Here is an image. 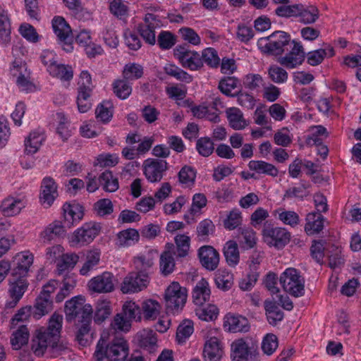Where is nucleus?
Wrapping results in <instances>:
<instances>
[{
  "instance_id": "dca6fc26",
  "label": "nucleus",
  "mask_w": 361,
  "mask_h": 361,
  "mask_svg": "<svg viewBox=\"0 0 361 361\" xmlns=\"http://www.w3.org/2000/svg\"><path fill=\"white\" fill-rule=\"evenodd\" d=\"M99 225L92 222L86 223L74 232L71 243L74 246L88 244L99 234Z\"/></svg>"
},
{
  "instance_id": "58836bf2",
  "label": "nucleus",
  "mask_w": 361,
  "mask_h": 361,
  "mask_svg": "<svg viewBox=\"0 0 361 361\" xmlns=\"http://www.w3.org/2000/svg\"><path fill=\"white\" fill-rule=\"evenodd\" d=\"M224 255L230 267H235L240 260L238 244L233 240L228 241L224 247Z\"/></svg>"
},
{
  "instance_id": "ddd939ff",
  "label": "nucleus",
  "mask_w": 361,
  "mask_h": 361,
  "mask_svg": "<svg viewBox=\"0 0 361 361\" xmlns=\"http://www.w3.org/2000/svg\"><path fill=\"white\" fill-rule=\"evenodd\" d=\"M160 20L153 13H147L143 21L138 24L137 30L146 43L154 45L156 43L155 29L160 27Z\"/></svg>"
},
{
  "instance_id": "39448f33",
  "label": "nucleus",
  "mask_w": 361,
  "mask_h": 361,
  "mask_svg": "<svg viewBox=\"0 0 361 361\" xmlns=\"http://www.w3.org/2000/svg\"><path fill=\"white\" fill-rule=\"evenodd\" d=\"M123 315L117 314L111 324L114 331L117 330L127 332L131 328V321H140L142 310L140 306L133 301H127L123 305Z\"/></svg>"
},
{
  "instance_id": "4be33fe9",
  "label": "nucleus",
  "mask_w": 361,
  "mask_h": 361,
  "mask_svg": "<svg viewBox=\"0 0 361 361\" xmlns=\"http://www.w3.org/2000/svg\"><path fill=\"white\" fill-rule=\"evenodd\" d=\"M224 327L229 332H247L250 326L248 320L241 315L227 314L225 317Z\"/></svg>"
},
{
  "instance_id": "9d476101",
  "label": "nucleus",
  "mask_w": 361,
  "mask_h": 361,
  "mask_svg": "<svg viewBox=\"0 0 361 361\" xmlns=\"http://www.w3.org/2000/svg\"><path fill=\"white\" fill-rule=\"evenodd\" d=\"M263 239L270 246L283 247L290 240V233L283 228L273 227L265 224L262 230Z\"/></svg>"
},
{
  "instance_id": "6e6552de",
  "label": "nucleus",
  "mask_w": 361,
  "mask_h": 361,
  "mask_svg": "<svg viewBox=\"0 0 361 361\" xmlns=\"http://www.w3.org/2000/svg\"><path fill=\"white\" fill-rule=\"evenodd\" d=\"M51 24L58 43L65 51L71 52L73 50V35L69 24L62 16H55Z\"/></svg>"
},
{
  "instance_id": "864d4df0",
  "label": "nucleus",
  "mask_w": 361,
  "mask_h": 361,
  "mask_svg": "<svg viewBox=\"0 0 361 361\" xmlns=\"http://www.w3.org/2000/svg\"><path fill=\"white\" fill-rule=\"evenodd\" d=\"M239 80L235 77H224L219 82V89L225 95L235 97L236 94H232L231 91L237 87Z\"/></svg>"
},
{
  "instance_id": "0e129e2a",
  "label": "nucleus",
  "mask_w": 361,
  "mask_h": 361,
  "mask_svg": "<svg viewBox=\"0 0 361 361\" xmlns=\"http://www.w3.org/2000/svg\"><path fill=\"white\" fill-rule=\"evenodd\" d=\"M94 85L92 82V78L87 71H83L80 75L78 81V92H86L92 94Z\"/></svg>"
},
{
  "instance_id": "680f3d73",
  "label": "nucleus",
  "mask_w": 361,
  "mask_h": 361,
  "mask_svg": "<svg viewBox=\"0 0 361 361\" xmlns=\"http://www.w3.org/2000/svg\"><path fill=\"white\" fill-rule=\"evenodd\" d=\"M176 43V36L169 31H161L158 35L157 44L161 49H170Z\"/></svg>"
},
{
  "instance_id": "c9c22d12",
  "label": "nucleus",
  "mask_w": 361,
  "mask_h": 361,
  "mask_svg": "<svg viewBox=\"0 0 361 361\" xmlns=\"http://www.w3.org/2000/svg\"><path fill=\"white\" fill-rule=\"evenodd\" d=\"M139 232L135 228H128L117 234L116 244L119 247H128L139 241Z\"/></svg>"
},
{
  "instance_id": "69168bd1",
  "label": "nucleus",
  "mask_w": 361,
  "mask_h": 361,
  "mask_svg": "<svg viewBox=\"0 0 361 361\" xmlns=\"http://www.w3.org/2000/svg\"><path fill=\"white\" fill-rule=\"evenodd\" d=\"M215 283L222 290H229L233 284V275L228 272L219 273L215 277Z\"/></svg>"
},
{
  "instance_id": "72a5a7b5",
  "label": "nucleus",
  "mask_w": 361,
  "mask_h": 361,
  "mask_svg": "<svg viewBox=\"0 0 361 361\" xmlns=\"http://www.w3.org/2000/svg\"><path fill=\"white\" fill-rule=\"evenodd\" d=\"M248 167L251 171L257 173H262L272 177H276L279 174L278 169L272 164L262 160H252L248 163Z\"/></svg>"
},
{
  "instance_id": "bb28decb",
  "label": "nucleus",
  "mask_w": 361,
  "mask_h": 361,
  "mask_svg": "<svg viewBox=\"0 0 361 361\" xmlns=\"http://www.w3.org/2000/svg\"><path fill=\"white\" fill-rule=\"evenodd\" d=\"M133 262L136 272L147 274V276L153 272L154 257L152 252H147L134 257Z\"/></svg>"
},
{
  "instance_id": "7c9ffc66",
  "label": "nucleus",
  "mask_w": 361,
  "mask_h": 361,
  "mask_svg": "<svg viewBox=\"0 0 361 361\" xmlns=\"http://www.w3.org/2000/svg\"><path fill=\"white\" fill-rule=\"evenodd\" d=\"M137 339L139 345L149 352L154 350L157 345V338L156 337V333L150 329H142L137 334Z\"/></svg>"
},
{
  "instance_id": "338daca9",
  "label": "nucleus",
  "mask_w": 361,
  "mask_h": 361,
  "mask_svg": "<svg viewBox=\"0 0 361 361\" xmlns=\"http://www.w3.org/2000/svg\"><path fill=\"white\" fill-rule=\"evenodd\" d=\"M181 38L188 43L197 46L200 44L201 39L198 34L192 28L184 27L178 30Z\"/></svg>"
},
{
  "instance_id": "f257e3e1",
  "label": "nucleus",
  "mask_w": 361,
  "mask_h": 361,
  "mask_svg": "<svg viewBox=\"0 0 361 361\" xmlns=\"http://www.w3.org/2000/svg\"><path fill=\"white\" fill-rule=\"evenodd\" d=\"M63 212L64 225L59 221H54L49 224L40 234L44 242H50L58 237L63 236L66 233L65 226L71 227L83 216V213L78 205L65 203Z\"/></svg>"
},
{
  "instance_id": "20e7f679",
  "label": "nucleus",
  "mask_w": 361,
  "mask_h": 361,
  "mask_svg": "<svg viewBox=\"0 0 361 361\" xmlns=\"http://www.w3.org/2000/svg\"><path fill=\"white\" fill-rule=\"evenodd\" d=\"M128 353L127 341L123 338H116L107 345L99 340L94 355L97 361H102L105 357L109 361H124Z\"/></svg>"
},
{
  "instance_id": "774afa93",
  "label": "nucleus",
  "mask_w": 361,
  "mask_h": 361,
  "mask_svg": "<svg viewBox=\"0 0 361 361\" xmlns=\"http://www.w3.org/2000/svg\"><path fill=\"white\" fill-rule=\"evenodd\" d=\"M159 264L160 270L165 276L171 274L175 267L173 257L169 252H165L161 255Z\"/></svg>"
},
{
  "instance_id": "a18cd8bd",
  "label": "nucleus",
  "mask_w": 361,
  "mask_h": 361,
  "mask_svg": "<svg viewBox=\"0 0 361 361\" xmlns=\"http://www.w3.org/2000/svg\"><path fill=\"white\" fill-rule=\"evenodd\" d=\"M111 313L110 302L106 300L99 301L95 307L94 321L97 324H101L106 320Z\"/></svg>"
},
{
  "instance_id": "6e6d98bb",
  "label": "nucleus",
  "mask_w": 361,
  "mask_h": 361,
  "mask_svg": "<svg viewBox=\"0 0 361 361\" xmlns=\"http://www.w3.org/2000/svg\"><path fill=\"white\" fill-rule=\"evenodd\" d=\"M128 81L126 79L117 80L113 83L114 94L121 99H127L132 92V87Z\"/></svg>"
},
{
  "instance_id": "ea45409f",
  "label": "nucleus",
  "mask_w": 361,
  "mask_h": 361,
  "mask_svg": "<svg viewBox=\"0 0 361 361\" xmlns=\"http://www.w3.org/2000/svg\"><path fill=\"white\" fill-rule=\"evenodd\" d=\"M298 17L300 18V22L304 24H312L319 18V11L314 6H305L300 4V8Z\"/></svg>"
},
{
  "instance_id": "473e14b6",
  "label": "nucleus",
  "mask_w": 361,
  "mask_h": 361,
  "mask_svg": "<svg viewBox=\"0 0 361 361\" xmlns=\"http://www.w3.org/2000/svg\"><path fill=\"white\" fill-rule=\"evenodd\" d=\"M45 140V135L42 132L33 131L25 140V152L27 154L36 153Z\"/></svg>"
},
{
  "instance_id": "c85d7f7f",
  "label": "nucleus",
  "mask_w": 361,
  "mask_h": 361,
  "mask_svg": "<svg viewBox=\"0 0 361 361\" xmlns=\"http://www.w3.org/2000/svg\"><path fill=\"white\" fill-rule=\"evenodd\" d=\"M305 231L307 235L319 233L324 228V217L320 213H309L306 217Z\"/></svg>"
},
{
  "instance_id": "4d7b16f0",
  "label": "nucleus",
  "mask_w": 361,
  "mask_h": 361,
  "mask_svg": "<svg viewBox=\"0 0 361 361\" xmlns=\"http://www.w3.org/2000/svg\"><path fill=\"white\" fill-rule=\"evenodd\" d=\"M195 313L201 320L209 322L217 318L219 310L214 305H208L207 307L197 308Z\"/></svg>"
},
{
  "instance_id": "de8ad7c7",
  "label": "nucleus",
  "mask_w": 361,
  "mask_h": 361,
  "mask_svg": "<svg viewBox=\"0 0 361 361\" xmlns=\"http://www.w3.org/2000/svg\"><path fill=\"white\" fill-rule=\"evenodd\" d=\"M11 40V23L7 11L0 13V42L7 44Z\"/></svg>"
},
{
  "instance_id": "412c9836",
  "label": "nucleus",
  "mask_w": 361,
  "mask_h": 361,
  "mask_svg": "<svg viewBox=\"0 0 361 361\" xmlns=\"http://www.w3.org/2000/svg\"><path fill=\"white\" fill-rule=\"evenodd\" d=\"M10 288L8 290L12 301L9 302L11 307H15L22 298L28 288L29 283L27 279H18L11 276L9 279Z\"/></svg>"
},
{
  "instance_id": "b1692460",
  "label": "nucleus",
  "mask_w": 361,
  "mask_h": 361,
  "mask_svg": "<svg viewBox=\"0 0 361 361\" xmlns=\"http://www.w3.org/2000/svg\"><path fill=\"white\" fill-rule=\"evenodd\" d=\"M24 207L25 204L21 199L8 196L1 202L0 211L4 216H13Z\"/></svg>"
},
{
  "instance_id": "f03ea898",
  "label": "nucleus",
  "mask_w": 361,
  "mask_h": 361,
  "mask_svg": "<svg viewBox=\"0 0 361 361\" xmlns=\"http://www.w3.org/2000/svg\"><path fill=\"white\" fill-rule=\"evenodd\" d=\"M62 321L63 317L54 313L49 319V326L37 331L32 343V350L36 355H43L47 349V343H54L59 339Z\"/></svg>"
},
{
  "instance_id": "5fc2aeb1",
  "label": "nucleus",
  "mask_w": 361,
  "mask_h": 361,
  "mask_svg": "<svg viewBox=\"0 0 361 361\" xmlns=\"http://www.w3.org/2000/svg\"><path fill=\"white\" fill-rule=\"evenodd\" d=\"M193 322L191 320H184L177 328L176 340L179 343H184L193 333Z\"/></svg>"
},
{
  "instance_id": "f704fd0d",
  "label": "nucleus",
  "mask_w": 361,
  "mask_h": 361,
  "mask_svg": "<svg viewBox=\"0 0 361 361\" xmlns=\"http://www.w3.org/2000/svg\"><path fill=\"white\" fill-rule=\"evenodd\" d=\"M238 240L243 248L251 249L257 244L256 233L251 228L238 229Z\"/></svg>"
},
{
  "instance_id": "c03bdc74",
  "label": "nucleus",
  "mask_w": 361,
  "mask_h": 361,
  "mask_svg": "<svg viewBox=\"0 0 361 361\" xmlns=\"http://www.w3.org/2000/svg\"><path fill=\"white\" fill-rule=\"evenodd\" d=\"M197 171L191 166L185 165L178 172V180L186 188L193 186L195 182Z\"/></svg>"
},
{
  "instance_id": "0eeeda50",
  "label": "nucleus",
  "mask_w": 361,
  "mask_h": 361,
  "mask_svg": "<svg viewBox=\"0 0 361 361\" xmlns=\"http://www.w3.org/2000/svg\"><path fill=\"white\" fill-rule=\"evenodd\" d=\"M279 281L283 290L292 296L298 298L304 295L305 280L296 269H286L281 274Z\"/></svg>"
},
{
  "instance_id": "1a4fd4ad",
  "label": "nucleus",
  "mask_w": 361,
  "mask_h": 361,
  "mask_svg": "<svg viewBox=\"0 0 361 361\" xmlns=\"http://www.w3.org/2000/svg\"><path fill=\"white\" fill-rule=\"evenodd\" d=\"M173 56L185 68L197 71L202 68L200 54L196 51L189 49L185 45H178L173 49Z\"/></svg>"
},
{
  "instance_id": "bf43d9fd",
  "label": "nucleus",
  "mask_w": 361,
  "mask_h": 361,
  "mask_svg": "<svg viewBox=\"0 0 361 361\" xmlns=\"http://www.w3.org/2000/svg\"><path fill=\"white\" fill-rule=\"evenodd\" d=\"M196 149L200 155L207 157L212 154L214 143L208 137H201L197 140Z\"/></svg>"
},
{
  "instance_id": "aec40b11",
  "label": "nucleus",
  "mask_w": 361,
  "mask_h": 361,
  "mask_svg": "<svg viewBox=\"0 0 361 361\" xmlns=\"http://www.w3.org/2000/svg\"><path fill=\"white\" fill-rule=\"evenodd\" d=\"M32 263L33 255L32 254L23 253L18 255L16 258V262H14V266L11 269V276L18 279H27Z\"/></svg>"
},
{
  "instance_id": "e2e57ef3",
  "label": "nucleus",
  "mask_w": 361,
  "mask_h": 361,
  "mask_svg": "<svg viewBox=\"0 0 361 361\" xmlns=\"http://www.w3.org/2000/svg\"><path fill=\"white\" fill-rule=\"evenodd\" d=\"M100 259V255L95 251H90L87 253L86 262L80 270L81 275H87L90 270L96 267Z\"/></svg>"
},
{
  "instance_id": "9b49d317",
  "label": "nucleus",
  "mask_w": 361,
  "mask_h": 361,
  "mask_svg": "<svg viewBox=\"0 0 361 361\" xmlns=\"http://www.w3.org/2000/svg\"><path fill=\"white\" fill-rule=\"evenodd\" d=\"M284 54L285 56L278 59V62L287 68H295L301 65L305 58L302 45L300 42L295 40H293L290 48Z\"/></svg>"
},
{
  "instance_id": "a19ab883",
  "label": "nucleus",
  "mask_w": 361,
  "mask_h": 361,
  "mask_svg": "<svg viewBox=\"0 0 361 361\" xmlns=\"http://www.w3.org/2000/svg\"><path fill=\"white\" fill-rule=\"evenodd\" d=\"M228 121L231 128L235 130H242L246 126L242 111L235 107L230 108L226 111Z\"/></svg>"
},
{
  "instance_id": "c756f323",
  "label": "nucleus",
  "mask_w": 361,
  "mask_h": 361,
  "mask_svg": "<svg viewBox=\"0 0 361 361\" xmlns=\"http://www.w3.org/2000/svg\"><path fill=\"white\" fill-rule=\"evenodd\" d=\"M85 300L82 296H76L66 301L65 305L66 319L71 321L80 316V312L85 305Z\"/></svg>"
},
{
  "instance_id": "6ab92c4d",
  "label": "nucleus",
  "mask_w": 361,
  "mask_h": 361,
  "mask_svg": "<svg viewBox=\"0 0 361 361\" xmlns=\"http://www.w3.org/2000/svg\"><path fill=\"white\" fill-rule=\"evenodd\" d=\"M198 258L201 265L208 271L215 270L219 263V254L212 246L203 245L198 249Z\"/></svg>"
},
{
  "instance_id": "cd10ccee",
  "label": "nucleus",
  "mask_w": 361,
  "mask_h": 361,
  "mask_svg": "<svg viewBox=\"0 0 361 361\" xmlns=\"http://www.w3.org/2000/svg\"><path fill=\"white\" fill-rule=\"evenodd\" d=\"M78 259V256L75 254H63L57 262V274L59 275H64V278L73 276L69 274V271L74 268Z\"/></svg>"
},
{
  "instance_id": "052dcab7",
  "label": "nucleus",
  "mask_w": 361,
  "mask_h": 361,
  "mask_svg": "<svg viewBox=\"0 0 361 361\" xmlns=\"http://www.w3.org/2000/svg\"><path fill=\"white\" fill-rule=\"evenodd\" d=\"M300 4L281 5L275 9V14L282 18L298 17Z\"/></svg>"
},
{
  "instance_id": "37998d69",
  "label": "nucleus",
  "mask_w": 361,
  "mask_h": 361,
  "mask_svg": "<svg viewBox=\"0 0 361 361\" xmlns=\"http://www.w3.org/2000/svg\"><path fill=\"white\" fill-rule=\"evenodd\" d=\"M29 331L25 325H21L12 334L11 343L13 349L18 350L27 343Z\"/></svg>"
},
{
  "instance_id": "2f4dec72",
  "label": "nucleus",
  "mask_w": 361,
  "mask_h": 361,
  "mask_svg": "<svg viewBox=\"0 0 361 361\" xmlns=\"http://www.w3.org/2000/svg\"><path fill=\"white\" fill-rule=\"evenodd\" d=\"M266 316L269 324L276 326L284 317L283 312L274 301L266 300L264 303Z\"/></svg>"
},
{
  "instance_id": "79ce46f5",
  "label": "nucleus",
  "mask_w": 361,
  "mask_h": 361,
  "mask_svg": "<svg viewBox=\"0 0 361 361\" xmlns=\"http://www.w3.org/2000/svg\"><path fill=\"white\" fill-rule=\"evenodd\" d=\"M161 305L157 300H147L142 302V310L144 317L147 320H154L158 317L161 312Z\"/></svg>"
},
{
  "instance_id": "f3484780",
  "label": "nucleus",
  "mask_w": 361,
  "mask_h": 361,
  "mask_svg": "<svg viewBox=\"0 0 361 361\" xmlns=\"http://www.w3.org/2000/svg\"><path fill=\"white\" fill-rule=\"evenodd\" d=\"M257 345L252 342H247L243 339H238L231 345L233 361H248L255 355Z\"/></svg>"
},
{
  "instance_id": "4c0bfd02",
  "label": "nucleus",
  "mask_w": 361,
  "mask_h": 361,
  "mask_svg": "<svg viewBox=\"0 0 361 361\" xmlns=\"http://www.w3.org/2000/svg\"><path fill=\"white\" fill-rule=\"evenodd\" d=\"M49 74L62 81H70L73 77V71L71 66L56 63L49 69Z\"/></svg>"
},
{
  "instance_id": "423d86ee",
  "label": "nucleus",
  "mask_w": 361,
  "mask_h": 361,
  "mask_svg": "<svg viewBox=\"0 0 361 361\" xmlns=\"http://www.w3.org/2000/svg\"><path fill=\"white\" fill-rule=\"evenodd\" d=\"M188 297L187 289L178 282H173L165 290L164 300L167 312L178 313L185 306Z\"/></svg>"
},
{
  "instance_id": "4468645a",
  "label": "nucleus",
  "mask_w": 361,
  "mask_h": 361,
  "mask_svg": "<svg viewBox=\"0 0 361 361\" xmlns=\"http://www.w3.org/2000/svg\"><path fill=\"white\" fill-rule=\"evenodd\" d=\"M167 169L168 163L163 159H147L143 163L144 174L151 183L161 181Z\"/></svg>"
},
{
  "instance_id": "e433bc0d",
  "label": "nucleus",
  "mask_w": 361,
  "mask_h": 361,
  "mask_svg": "<svg viewBox=\"0 0 361 361\" xmlns=\"http://www.w3.org/2000/svg\"><path fill=\"white\" fill-rule=\"evenodd\" d=\"M52 308L53 303L51 299L39 295L36 298L34 307H32L33 317L36 319H39L42 316L51 312Z\"/></svg>"
},
{
  "instance_id": "49530a36",
  "label": "nucleus",
  "mask_w": 361,
  "mask_h": 361,
  "mask_svg": "<svg viewBox=\"0 0 361 361\" xmlns=\"http://www.w3.org/2000/svg\"><path fill=\"white\" fill-rule=\"evenodd\" d=\"M165 73L176 80L190 83L192 80V76L174 64H166L164 67Z\"/></svg>"
},
{
  "instance_id": "603ef678",
  "label": "nucleus",
  "mask_w": 361,
  "mask_h": 361,
  "mask_svg": "<svg viewBox=\"0 0 361 361\" xmlns=\"http://www.w3.org/2000/svg\"><path fill=\"white\" fill-rule=\"evenodd\" d=\"M143 75V68L135 63H128L124 66L123 76L127 80H137Z\"/></svg>"
},
{
  "instance_id": "a878e982",
  "label": "nucleus",
  "mask_w": 361,
  "mask_h": 361,
  "mask_svg": "<svg viewBox=\"0 0 361 361\" xmlns=\"http://www.w3.org/2000/svg\"><path fill=\"white\" fill-rule=\"evenodd\" d=\"M335 55L333 47L329 44H324L323 48L311 51L307 54V62L312 66H317L324 61V58H331Z\"/></svg>"
},
{
  "instance_id": "7ed1b4c3",
  "label": "nucleus",
  "mask_w": 361,
  "mask_h": 361,
  "mask_svg": "<svg viewBox=\"0 0 361 361\" xmlns=\"http://www.w3.org/2000/svg\"><path fill=\"white\" fill-rule=\"evenodd\" d=\"M293 44L290 35L281 30L274 32L267 37H262L257 42V47L262 52L268 55L281 56Z\"/></svg>"
},
{
  "instance_id": "393cba45",
  "label": "nucleus",
  "mask_w": 361,
  "mask_h": 361,
  "mask_svg": "<svg viewBox=\"0 0 361 361\" xmlns=\"http://www.w3.org/2000/svg\"><path fill=\"white\" fill-rule=\"evenodd\" d=\"M211 290L209 283L205 279L199 281L192 290L193 302L198 306H202L210 299Z\"/></svg>"
},
{
  "instance_id": "f8f14e48",
  "label": "nucleus",
  "mask_w": 361,
  "mask_h": 361,
  "mask_svg": "<svg viewBox=\"0 0 361 361\" xmlns=\"http://www.w3.org/2000/svg\"><path fill=\"white\" fill-rule=\"evenodd\" d=\"M149 280L147 274L131 272L123 279L121 290L125 294L138 293L147 287Z\"/></svg>"
},
{
  "instance_id": "a211bd4d",
  "label": "nucleus",
  "mask_w": 361,
  "mask_h": 361,
  "mask_svg": "<svg viewBox=\"0 0 361 361\" xmlns=\"http://www.w3.org/2000/svg\"><path fill=\"white\" fill-rule=\"evenodd\" d=\"M58 185L55 180L49 176L42 179L39 194V201L46 208L50 207L57 198Z\"/></svg>"
},
{
  "instance_id": "5701e85b",
  "label": "nucleus",
  "mask_w": 361,
  "mask_h": 361,
  "mask_svg": "<svg viewBox=\"0 0 361 361\" xmlns=\"http://www.w3.org/2000/svg\"><path fill=\"white\" fill-rule=\"evenodd\" d=\"M222 354L221 343L216 337H211L206 341L203 350L205 361H220Z\"/></svg>"
},
{
  "instance_id": "3c124183",
  "label": "nucleus",
  "mask_w": 361,
  "mask_h": 361,
  "mask_svg": "<svg viewBox=\"0 0 361 361\" xmlns=\"http://www.w3.org/2000/svg\"><path fill=\"white\" fill-rule=\"evenodd\" d=\"M215 231L214 223L208 219L201 221L197 226V234L200 240L206 241L209 235Z\"/></svg>"
},
{
  "instance_id": "13d9d810",
  "label": "nucleus",
  "mask_w": 361,
  "mask_h": 361,
  "mask_svg": "<svg viewBox=\"0 0 361 361\" xmlns=\"http://www.w3.org/2000/svg\"><path fill=\"white\" fill-rule=\"evenodd\" d=\"M268 74L270 79L275 83H284L288 79L287 71L276 65H272L269 68Z\"/></svg>"
},
{
  "instance_id": "2eb2a0df",
  "label": "nucleus",
  "mask_w": 361,
  "mask_h": 361,
  "mask_svg": "<svg viewBox=\"0 0 361 361\" xmlns=\"http://www.w3.org/2000/svg\"><path fill=\"white\" fill-rule=\"evenodd\" d=\"M116 281L111 272L104 271L91 279L87 286L89 290L94 293H108L114 290Z\"/></svg>"
},
{
  "instance_id": "8fccbe9b",
  "label": "nucleus",
  "mask_w": 361,
  "mask_h": 361,
  "mask_svg": "<svg viewBox=\"0 0 361 361\" xmlns=\"http://www.w3.org/2000/svg\"><path fill=\"white\" fill-rule=\"evenodd\" d=\"M202 60V66L206 63L209 67L216 68L220 64V59L216 49L208 47L202 50L200 55Z\"/></svg>"
},
{
  "instance_id": "09e8293b",
  "label": "nucleus",
  "mask_w": 361,
  "mask_h": 361,
  "mask_svg": "<svg viewBox=\"0 0 361 361\" xmlns=\"http://www.w3.org/2000/svg\"><path fill=\"white\" fill-rule=\"evenodd\" d=\"M99 183L103 186V189L106 192H115L118 188V181L117 178H114L110 171H105L99 177Z\"/></svg>"
}]
</instances>
